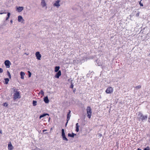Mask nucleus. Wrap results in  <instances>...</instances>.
Masks as SVG:
<instances>
[{"label": "nucleus", "instance_id": "7ed1b4c3", "mask_svg": "<svg viewBox=\"0 0 150 150\" xmlns=\"http://www.w3.org/2000/svg\"><path fill=\"white\" fill-rule=\"evenodd\" d=\"M86 111L87 114V117L88 118L90 119L92 114L91 109L90 107L88 106L87 107Z\"/></svg>", "mask_w": 150, "mask_h": 150}, {"label": "nucleus", "instance_id": "6e6552de", "mask_svg": "<svg viewBox=\"0 0 150 150\" xmlns=\"http://www.w3.org/2000/svg\"><path fill=\"white\" fill-rule=\"evenodd\" d=\"M41 6H42V7H44L45 6H46V8H47L46 6V4L45 2V0H41Z\"/></svg>", "mask_w": 150, "mask_h": 150}, {"label": "nucleus", "instance_id": "2f4dec72", "mask_svg": "<svg viewBox=\"0 0 150 150\" xmlns=\"http://www.w3.org/2000/svg\"><path fill=\"white\" fill-rule=\"evenodd\" d=\"M139 4H140V5L141 6H143V5L142 3H141V1L139 2Z\"/></svg>", "mask_w": 150, "mask_h": 150}, {"label": "nucleus", "instance_id": "4468645a", "mask_svg": "<svg viewBox=\"0 0 150 150\" xmlns=\"http://www.w3.org/2000/svg\"><path fill=\"white\" fill-rule=\"evenodd\" d=\"M20 75L21 76V78L23 79L24 78V76L25 75V73L22 71L20 72Z\"/></svg>", "mask_w": 150, "mask_h": 150}, {"label": "nucleus", "instance_id": "e433bc0d", "mask_svg": "<svg viewBox=\"0 0 150 150\" xmlns=\"http://www.w3.org/2000/svg\"><path fill=\"white\" fill-rule=\"evenodd\" d=\"M76 90V89L75 88L74 90H73V92L74 93V92Z\"/></svg>", "mask_w": 150, "mask_h": 150}, {"label": "nucleus", "instance_id": "1a4fd4ad", "mask_svg": "<svg viewBox=\"0 0 150 150\" xmlns=\"http://www.w3.org/2000/svg\"><path fill=\"white\" fill-rule=\"evenodd\" d=\"M13 147L11 144V142H10L8 143V150H13Z\"/></svg>", "mask_w": 150, "mask_h": 150}, {"label": "nucleus", "instance_id": "39448f33", "mask_svg": "<svg viewBox=\"0 0 150 150\" xmlns=\"http://www.w3.org/2000/svg\"><path fill=\"white\" fill-rule=\"evenodd\" d=\"M4 64L6 68H9L10 67V65H11V63L9 60H7L5 61Z\"/></svg>", "mask_w": 150, "mask_h": 150}, {"label": "nucleus", "instance_id": "a878e982", "mask_svg": "<svg viewBox=\"0 0 150 150\" xmlns=\"http://www.w3.org/2000/svg\"><path fill=\"white\" fill-rule=\"evenodd\" d=\"M3 105L4 106L7 107L8 105V104L6 103H4L3 104Z\"/></svg>", "mask_w": 150, "mask_h": 150}, {"label": "nucleus", "instance_id": "f257e3e1", "mask_svg": "<svg viewBox=\"0 0 150 150\" xmlns=\"http://www.w3.org/2000/svg\"><path fill=\"white\" fill-rule=\"evenodd\" d=\"M148 118V116L146 115H144L141 112H138L136 118L137 120L139 122H144L147 120Z\"/></svg>", "mask_w": 150, "mask_h": 150}, {"label": "nucleus", "instance_id": "7c9ffc66", "mask_svg": "<svg viewBox=\"0 0 150 150\" xmlns=\"http://www.w3.org/2000/svg\"><path fill=\"white\" fill-rule=\"evenodd\" d=\"M3 69L2 68H0V73H2L3 72Z\"/></svg>", "mask_w": 150, "mask_h": 150}, {"label": "nucleus", "instance_id": "cd10ccee", "mask_svg": "<svg viewBox=\"0 0 150 150\" xmlns=\"http://www.w3.org/2000/svg\"><path fill=\"white\" fill-rule=\"evenodd\" d=\"M144 150H150V149L149 146H147L144 149Z\"/></svg>", "mask_w": 150, "mask_h": 150}, {"label": "nucleus", "instance_id": "0eeeda50", "mask_svg": "<svg viewBox=\"0 0 150 150\" xmlns=\"http://www.w3.org/2000/svg\"><path fill=\"white\" fill-rule=\"evenodd\" d=\"M35 56L36 57L37 59L38 60H40L41 59V55L40 54L39 52H37L35 53Z\"/></svg>", "mask_w": 150, "mask_h": 150}, {"label": "nucleus", "instance_id": "f704fd0d", "mask_svg": "<svg viewBox=\"0 0 150 150\" xmlns=\"http://www.w3.org/2000/svg\"><path fill=\"white\" fill-rule=\"evenodd\" d=\"M139 13H137L136 14V16H139Z\"/></svg>", "mask_w": 150, "mask_h": 150}, {"label": "nucleus", "instance_id": "58836bf2", "mask_svg": "<svg viewBox=\"0 0 150 150\" xmlns=\"http://www.w3.org/2000/svg\"><path fill=\"white\" fill-rule=\"evenodd\" d=\"M0 132L1 133V131H0Z\"/></svg>", "mask_w": 150, "mask_h": 150}, {"label": "nucleus", "instance_id": "ea45409f", "mask_svg": "<svg viewBox=\"0 0 150 150\" xmlns=\"http://www.w3.org/2000/svg\"><path fill=\"white\" fill-rule=\"evenodd\" d=\"M149 119H150V118L149 117Z\"/></svg>", "mask_w": 150, "mask_h": 150}, {"label": "nucleus", "instance_id": "9b49d317", "mask_svg": "<svg viewBox=\"0 0 150 150\" xmlns=\"http://www.w3.org/2000/svg\"><path fill=\"white\" fill-rule=\"evenodd\" d=\"M60 0H57L55 2L54 4V6H57V8L59 7L60 6L59 2Z\"/></svg>", "mask_w": 150, "mask_h": 150}, {"label": "nucleus", "instance_id": "f8f14e48", "mask_svg": "<svg viewBox=\"0 0 150 150\" xmlns=\"http://www.w3.org/2000/svg\"><path fill=\"white\" fill-rule=\"evenodd\" d=\"M23 7H19L17 8V10L18 12H20L23 10Z\"/></svg>", "mask_w": 150, "mask_h": 150}, {"label": "nucleus", "instance_id": "6ab92c4d", "mask_svg": "<svg viewBox=\"0 0 150 150\" xmlns=\"http://www.w3.org/2000/svg\"><path fill=\"white\" fill-rule=\"evenodd\" d=\"M23 19V18L22 16H19L18 17V21L19 22H20L21 20Z\"/></svg>", "mask_w": 150, "mask_h": 150}, {"label": "nucleus", "instance_id": "bb28decb", "mask_svg": "<svg viewBox=\"0 0 150 150\" xmlns=\"http://www.w3.org/2000/svg\"><path fill=\"white\" fill-rule=\"evenodd\" d=\"M63 139L64 140H66V141H68V139L65 136L63 137Z\"/></svg>", "mask_w": 150, "mask_h": 150}, {"label": "nucleus", "instance_id": "c9c22d12", "mask_svg": "<svg viewBox=\"0 0 150 150\" xmlns=\"http://www.w3.org/2000/svg\"><path fill=\"white\" fill-rule=\"evenodd\" d=\"M47 130L46 129H44L43 130V132H45V131H47Z\"/></svg>", "mask_w": 150, "mask_h": 150}, {"label": "nucleus", "instance_id": "4be33fe9", "mask_svg": "<svg viewBox=\"0 0 150 150\" xmlns=\"http://www.w3.org/2000/svg\"><path fill=\"white\" fill-rule=\"evenodd\" d=\"M7 75H8V76L9 78L10 79L11 78V75L10 72H9V71H7Z\"/></svg>", "mask_w": 150, "mask_h": 150}, {"label": "nucleus", "instance_id": "72a5a7b5", "mask_svg": "<svg viewBox=\"0 0 150 150\" xmlns=\"http://www.w3.org/2000/svg\"><path fill=\"white\" fill-rule=\"evenodd\" d=\"M73 87H74V85L73 84H71V86H70V88H73Z\"/></svg>", "mask_w": 150, "mask_h": 150}, {"label": "nucleus", "instance_id": "393cba45", "mask_svg": "<svg viewBox=\"0 0 150 150\" xmlns=\"http://www.w3.org/2000/svg\"><path fill=\"white\" fill-rule=\"evenodd\" d=\"M37 102L36 101L33 100V105L34 106H35L36 105Z\"/></svg>", "mask_w": 150, "mask_h": 150}, {"label": "nucleus", "instance_id": "5701e85b", "mask_svg": "<svg viewBox=\"0 0 150 150\" xmlns=\"http://www.w3.org/2000/svg\"><path fill=\"white\" fill-rule=\"evenodd\" d=\"M10 13H7V16L8 17L6 18V20H7L9 18L10 16Z\"/></svg>", "mask_w": 150, "mask_h": 150}, {"label": "nucleus", "instance_id": "9d476101", "mask_svg": "<svg viewBox=\"0 0 150 150\" xmlns=\"http://www.w3.org/2000/svg\"><path fill=\"white\" fill-rule=\"evenodd\" d=\"M61 75V72L60 70L58 72L56 73L55 77L57 78H59V76Z\"/></svg>", "mask_w": 150, "mask_h": 150}, {"label": "nucleus", "instance_id": "a19ab883", "mask_svg": "<svg viewBox=\"0 0 150 150\" xmlns=\"http://www.w3.org/2000/svg\"><path fill=\"white\" fill-rule=\"evenodd\" d=\"M149 119H150V118L149 117Z\"/></svg>", "mask_w": 150, "mask_h": 150}, {"label": "nucleus", "instance_id": "20e7f679", "mask_svg": "<svg viewBox=\"0 0 150 150\" xmlns=\"http://www.w3.org/2000/svg\"><path fill=\"white\" fill-rule=\"evenodd\" d=\"M113 91V88L111 87H109L107 88L105 91L107 93H111Z\"/></svg>", "mask_w": 150, "mask_h": 150}, {"label": "nucleus", "instance_id": "c85d7f7f", "mask_svg": "<svg viewBox=\"0 0 150 150\" xmlns=\"http://www.w3.org/2000/svg\"><path fill=\"white\" fill-rule=\"evenodd\" d=\"M141 87V86L140 85H139L138 86H137L135 87V88L137 89H139Z\"/></svg>", "mask_w": 150, "mask_h": 150}, {"label": "nucleus", "instance_id": "ddd939ff", "mask_svg": "<svg viewBox=\"0 0 150 150\" xmlns=\"http://www.w3.org/2000/svg\"><path fill=\"white\" fill-rule=\"evenodd\" d=\"M44 100L45 103H47L49 102V100L47 96L45 97L44 98Z\"/></svg>", "mask_w": 150, "mask_h": 150}, {"label": "nucleus", "instance_id": "b1692460", "mask_svg": "<svg viewBox=\"0 0 150 150\" xmlns=\"http://www.w3.org/2000/svg\"><path fill=\"white\" fill-rule=\"evenodd\" d=\"M39 93L40 94H41L43 96L44 95V92L43 90H40Z\"/></svg>", "mask_w": 150, "mask_h": 150}, {"label": "nucleus", "instance_id": "c756f323", "mask_svg": "<svg viewBox=\"0 0 150 150\" xmlns=\"http://www.w3.org/2000/svg\"><path fill=\"white\" fill-rule=\"evenodd\" d=\"M28 76H29V77H30L31 76V72L29 71H28Z\"/></svg>", "mask_w": 150, "mask_h": 150}, {"label": "nucleus", "instance_id": "aec40b11", "mask_svg": "<svg viewBox=\"0 0 150 150\" xmlns=\"http://www.w3.org/2000/svg\"><path fill=\"white\" fill-rule=\"evenodd\" d=\"M5 83L6 84H7L9 81V79L8 78H6L4 79Z\"/></svg>", "mask_w": 150, "mask_h": 150}, {"label": "nucleus", "instance_id": "412c9836", "mask_svg": "<svg viewBox=\"0 0 150 150\" xmlns=\"http://www.w3.org/2000/svg\"><path fill=\"white\" fill-rule=\"evenodd\" d=\"M62 137H64L65 136V134L64 132V129H62Z\"/></svg>", "mask_w": 150, "mask_h": 150}, {"label": "nucleus", "instance_id": "dca6fc26", "mask_svg": "<svg viewBox=\"0 0 150 150\" xmlns=\"http://www.w3.org/2000/svg\"><path fill=\"white\" fill-rule=\"evenodd\" d=\"M46 115H49L48 114H47V113H45V114H43L42 115H40V116L39 118L41 119V118H42Z\"/></svg>", "mask_w": 150, "mask_h": 150}, {"label": "nucleus", "instance_id": "4c0bfd02", "mask_svg": "<svg viewBox=\"0 0 150 150\" xmlns=\"http://www.w3.org/2000/svg\"><path fill=\"white\" fill-rule=\"evenodd\" d=\"M137 150H142L141 149H140L139 148H138L137 149Z\"/></svg>", "mask_w": 150, "mask_h": 150}, {"label": "nucleus", "instance_id": "423d86ee", "mask_svg": "<svg viewBox=\"0 0 150 150\" xmlns=\"http://www.w3.org/2000/svg\"><path fill=\"white\" fill-rule=\"evenodd\" d=\"M71 112V110H69V112L67 114V122H66V125H65V126H66L67 125V123H68V121L70 120V117H71V115H70Z\"/></svg>", "mask_w": 150, "mask_h": 150}, {"label": "nucleus", "instance_id": "f03ea898", "mask_svg": "<svg viewBox=\"0 0 150 150\" xmlns=\"http://www.w3.org/2000/svg\"><path fill=\"white\" fill-rule=\"evenodd\" d=\"M13 91V100H16L17 98H21V96L19 91H18V89L14 87L12 88Z\"/></svg>", "mask_w": 150, "mask_h": 150}, {"label": "nucleus", "instance_id": "a211bd4d", "mask_svg": "<svg viewBox=\"0 0 150 150\" xmlns=\"http://www.w3.org/2000/svg\"><path fill=\"white\" fill-rule=\"evenodd\" d=\"M76 134H74L72 133V134H70V133H69L68 134V136L69 137H74V135H76Z\"/></svg>", "mask_w": 150, "mask_h": 150}, {"label": "nucleus", "instance_id": "473e14b6", "mask_svg": "<svg viewBox=\"0 0 150 150\" xmlns=\"http://www.w3.org/2000/svg\"><path fill=\"white\" fill-rule=\"evenodd\" d=\"M3 11H1V12H0V14H4V13H5V12H2Z\"/></svg>", "mask_w": 150, "mask_h": 150}, {"label": "nucleus", "instance_id": "f3484780", "mask_svg": "<svg viewBox=\"0 0 150 150\" xmlns=\"http://www.w3.org/2000/svg\"><path fill=\"white\" fill-rule=\"evenodd\" d=\"M60 69V67L59 66H56L55 67L54 71L55 72H57Z\"/></svg>", "mask_w": 150, "mask_h": 150}, {"label": "nucleus", "instance_id": "2eb2a0df", "mask_svg": "<svg viewBox=\"0 0 150 150\" xmlns=\"http://www.w3.org/2000/svg\"><path fill=\"white\" fill-rule=\"evenodd\" d=\"M79 126L78 123H76V131L77 132H78L79 130Z\"/></svg>", "mask_w": 150, "mask_h": 150}]
</instances>
